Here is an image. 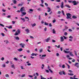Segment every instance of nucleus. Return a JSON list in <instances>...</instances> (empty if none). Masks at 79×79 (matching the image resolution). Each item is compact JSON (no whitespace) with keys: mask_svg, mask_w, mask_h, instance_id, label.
I'll use <instances>...</instances> for the list:
<instances>
[{"mask_svg":"<svg viewBox=\"0 0 79 79\" xmlns=\"http://www.w3.org/2000/svg\"><path fill=\"white\" fill-rule=\"evenodd\" d=\"M62 68H65V65H62Z\"/></svg>","mask_w":79,"mask_h":79,"instance_id":"42","label":"nucleus"},{"mask_svg":"<svg viewBox=\"0 0 79 79\" xmlns=\"http://www.w3.org/2000/svg\"><path fill=\"white\" fill-rule=\"evenodd\" d=\"M42 66L41 67V69H44V66H45V65H44V64H42Z\"/></svg>","mask_w":79,"mask_h":79,"instance_id":"27","label":"nucleus"},{"mask_svg":"<svg viewBox=\"0 0 79 79\" xmlns=\"http://www.w3.org/2000/svg\"><path fill=\"white\" fill-rule=\"evenodd\" d=\"M40 6H42V7H44V5L42 4H40Z\"/></svg>","mask_w":79,"mask_h":79,"instance_id":"57","label":"nucleus"},{"mask_svg":"<svg viewBox=\"0 0 79 79\" xmlns=\"http://www.w3.org/2000/svg\"><path fill=\"white\" fill-rule=\"evenodd\" d=\"M7 18H11V15H8L7 17Z\"/></svg>","mask_w":79,"mask_h":79,"instance_id":"58","label":"nucleus"},{"mask_svg":"<svg viewBox=\"0 0 79 79\" xmlns=\"http://www.w3.org/2000/svg\"><path fill=\"white\" fill-rule=\"evenodd\" d=\"M75 24H77V26H79V23H77V22H76L75 23Z\"/></svg>","mask_w":79,"mask_h":79,"instance_id":"59","label":"nucleus"},{"mask_svg":"<svg viewBox=\"0 0 79 79\" xmlns=\"http://www.w3.org/2000/svg\"><path fill=\"white\" fill-rule=\"evenodd\" d=\"M75 53V54L76 55V56H77V52L76 51H74Z\"/></svg>","mask_w":79,"mask_h":79,"instance_id":"24","label":"nucleus"},{"mask_svg":"<svg viewBox=\"0 0 79 79\" xmlns=\"http://www.w3.org/2000/svg\"><path fill=\"white\" fill-rule=\"evenodd\" d=\"M74 75V74L72 73H69V76H73Z\"/></svg>","mask_w":79,"mask_h":79,"instance_id":"39","label":"nucleus"},{"mask_svg":"<svg viewBox=\"0 0 79 79\" xmlns=\"http://www.w3.org/2000/svg\"><path fill=\"white\" fill-rule=\"evenodd\" d=\"M11 68H14V69H15V64H13L11 65Z\"/></svg>","mask_w":79,"mask_h":79,"instance_id":"26","label":"nucleus"},{"mask_svg":"<svg viewBox=\"0 0 79 79\" xmlns=\"http://www.w3.org/2000/svg\"><path fill=\"white\" fill-rule=\"evenodd\" d=\"M67 17H66V19H69V13L66 14Z\"/></svg>","mask_w":79,"mask_h":79,"instance_id":"13","label":"nucleus"},{"mask_svg":"<svg viewBox=\"0 0 79 79\" xmlns=\"http://www.w3.org/2000/svg\"><path fill=\"white\" fill-rule=\"evenodd\" d=\"M25 31L27 32V34H28V33H29V29H25Z\"/></svg>","mask_w":79,"mask_h":79,"instance_id":"6","label":"nucleus"},{"mask_svg":"<svg viewBox=\"0 0 79 79\" xmlns=\"http://www.w3.org/2000/svg\"><path fill=\"white\" fill-rule=\"evenodd\" d=\"M2 67H3L4 68H5V66H6V65H5V64H4L3 65H2Z\"/></svg>","mask_w":79,"mask_h":79,"instance_id":"52","label":"nucleus"},{"mask_svg":"<svg viewBox=\"0 0 79 79\" xmlns=\"http://www.w3.org/2000/svg\"><path fill=\"white\" fill-rule=\"evenodd\" d=\"M12 2H13L15 4L17 2L16 1V0H12Z\"/></svg>","mask_w":79,"mask_h":79,"instance_id":"20","label":"nucleus"},{"mask_svg":"<svg viewBox=\"0 0 79 79\" xmlns=\"http://www.w3.org/2000/svg\"><path fill=\"white\" fill-rule=\"evenodd\" d=\"M17 50H18V52H21V51H23V49H22V48L18 49Z\"/></svg>","mask_w":79,"mask_h":79,"instance_id":"16","label":"nucleus"},{"mask_svg":"<svg viewBox=\"0 0 79 79\" xmlns=\"http://www.w3.org/2000/svg\"><path fill=\"white\" fill-rule=\"evenodd\" d=\"M60 41L61 42H63L64 41V39L62 36L60 37Z\"/></svg>","mask_w":79,"mask_h":79,"instance_id":"15","label":"nucleus"},{"mask_svg":"<svg viewBox=\"0 0 79 79\" xmlns=\"http://www.w3.org/2000/svg\"><path fill=\"white\" fill-rule=\"evenodd\" d=\"M56 2H61V1L60 0H56Z\"/></svg>","mask_w":79,"mask_h":79,"instance_id":"44","label":"nucleus"},{"mask_svg":"<svg viewBox=\"0 0 79 79\" xmlns=\"http://www.w3.org/2000/svg\"><path fill=\"white\" fill-rule=\"evenodd\" d=\"M69 3H73V5H77V4H79V2H76V1L75 0H74L73 1H70Z\"/></svg>","mask_w":79,"mask_h":79,"instance_id":"1","label":"nucleus"},{"mask_svg":"<svg viewBox=\"0 0 79 79\" xmlns=\"http://www.w3.org/2000/svg\"><path fill=\"white\" fill-rule=\"evenodd\" d=\"M41 0V2L42 4H43L44 3V0Z\"/></svg>","mask_w":79,"mask_h":79,"instance_id":"46","label":"nucleus"},{"mask_svg":"<svg viewBox=\"0 0 79 79\" xmlns=\"http://www.w3.org/2000/svg\"><path fill=\"white\" fill-rule=\"evenodd\" d=\"M41 24H44V20H41Z\"/></svg>","mask_w":79,"mask_h":79,"instance_id":"43","label":"nucleus"},{"mask_svg":"<svg viewBox=\"0 0 79 79\" xmlns=\"http://www.w3.org/2000/svg\"><path fill=\"white\" fill-rule=\"evenodd\" d=\"M61 3V5L60 6V7L62 8H63V5H64V2H62Z\"/></svg>","mask_w":79,"mask_h":79,"instance_id":"14","label":"nucleus"},{"mask_svg":"<svg viewBox=\"0 0 79 79\" xmlns=\"http://www.w3.org/2000/svg\"><path fill=\"white\" fill-rule=\"evenodd\" d=\"M20 68L21 69H25L23 67V66H21Z\"/></svg>","mask_w":79,"mask_h":79,"instance_id":"36","label":"nucleus"},{"mask_svg":"<svg viewBox=\"0 0 79 79\" xmlns=\"http://www.w3.org/2000/svg\"><path fill=\"white\" fill-rule=\"evenodd\" d=\"M43 52V49H40L39 50V52L40 53H42Z\"/></svg>","mask_w":79,"mask_h":79,"instance_id":"23","label":"nucleus"},{"mask_svg":"<svg viewBox=\"0 0 79 79\" xmlns=\"http://www.w3.org/2000/svg\"><path fill=\"white\" fill-rule=\"evenodd\" d=\"M47 9H48V10H47V12H48V13L50 12V11H51V9H50V8L49 7H47Z\"/></svg>","mask_w":79,"mask_h":79,"instance_id":"12","label":"nucleus"},{"mask_svg":"<svg viewBox=\"0 0 79 79\" xmlns=\"http://www.w3.org/2000/svg\"><path fill=\"white\" fill-rule=\"evenodd\" d=\"M52 22L53 23H55L56 22V20H54L52 21Z\"/></svg>","mask_w":79,"mask_h":79,"instance_id":"53","label":"nucleus"},{"mask_svg":"<svg viewBox=\"0 0 79 79\" xmlns=\"http://www.w3.org/2000/svg\"><path fill=\"white\" fill-rule=\"evenodd\" d=\"M62 74H64V75H65L66 74L65 72H64V71H62Z\"/></svg>","mask_w":79,"mask_h":79,"instance_id":"47","label":"nucleus"},{"mask_svg":"<svg viewBox=\"0 0 79 79\" xmlns=\"http://www.w3.org/2000/svg\"><path fill=\"white\" fill-rule=\"evenodd\" d=\"M69 38L71 39H69V41L72 42L73 41V37L72 36H70Z\"/></svg>","mask_w":79,"mask_h":79,"instance_id":"7","label":"nucleus"},{"mask_svg":"<svg viewBox=\"0 0 79 79\" xmlns=\"http://www.w3.org/2000/svg\"><path fill=\"white\" fill-rule=\"evenodd\" d=\"M52 33L53 34H56V31L55 30V29L52 30Z\"/></svg>","mask_w":79,"mask_h":79,"instance_id":"19","label":"nucleus"},{"mask_svg":"<svg viewBox=\"0 0 79 79\" xmlns=\"http://www.w3.org/2000/svg\"><path fill=\"white\" fill-rule=\"evenodd\" d=\"M62 13L64 16H65V15H64V11L63 10H62Z\"/></svg>","mask_w":79,"mask_h":79,"instance_id":"33","label":"nucleus"},{"mask_svg":"<svg viewBox=\"0 0 79 79\" xmlns=\"http://www.w3.org/2000/svg\"><path fill=\"white\" fill-rule=\"evenodd\" d=\"M67 34H68V33H67V32H65L64 33V35H67Z\"/></svg>","mask_w":79,"mask_h":79,"instance_id":"50","label":"nucleus"},{"mask_svg":"<svg viewBox=\"0 0 79 79\" xmlns=\"http://www.w3.org/2000/svg\"><path fill=\"white\" fill-rule=\"evenodd\" d=\"M56 7L58 8H60V6L59 5L56 6Z\"/></svg>","mask_w":79,"mask_h":79,"instance_id":"63","label":"nucleus"},{"mask_svg":"<svg viewBox=\"0 0 79 79\" xmlns=\"http://www.w3.org/2000/svg\"><path fill=\"white\" fill-rule=\"evenodd\" d=\"M4 59H5V58H4V57H3L1 59V60H2V61H3V60H4Z\"/></svg>","mask_w":79,"mask_h":79,"instance_id":"48","label":"nucleus"},{"mask_svg":"<svg viewBox=\"0 0 79 79\" xmlns=\"http://www.w3.org/2000/svg\"><path fill=\"white\" fill-rule=\"evenodd\" d=\"M36 26L35 23H34L32 25V27H34V26Z\"/></svg>","mask_w":79,"mask_h":79,"instance_id":"30","label":"nucleus"},{"mask_svg":"<svg viewBox=\"0 0 79 79\" xmlns=\"http://www.w3.org/2000/svg\"><path fill=\"white\" fill-rule=\"evenodd\" d=\"M65 64H66L67 66H68V68L69 69V65L66 63H65Z\"/></svg>","mask_w":79,"mask_h":79,"instance_id":"34","label":"nucleus"},{"mask_svg":"<svg viewBox=\"0 0 79 79\" xmlns=\"http://www.w3.org/2000/svg\"><path fill=\"white\" fill-rule=\"evenodd\" d=\"M47 27H45V28L44 29V31H47Z\"/></svg>","mask_w":79,"mask_h":79,"instance_id":"61","label":"nucleus"},{"mask_svg":"<svg viewBox=\"0 0 79 79\" xmlns=\"http://www.w3.org/2000/svg\"><path fill=\"white\" fill-rule=\"evenodd\" d=\"M21 19L23 20V22H25V19L24 18H20Z\"/></svg>","mask_w":79,"mask_h":79,"instance_id":"28","label":"nucleus"},{"mask_svg":"<svg viewBox=\"0 0 79 79\" xmlns=\"http://www.w3.org/2000/svg\"><path fill=\"white\" fill-rule=\"evenodd\" d=\"M7 27L8 28H9V29H12V26H10L9 27Z\"/></svg>","mask_w":79,"mask_h":79,"instance_id":"41","label":"nucleus"},{"mask_svg":"<svg viewBox=\"0 0 79 79\" xmlns=\"http://www.w3.org/2000/svg\"><path fill=\"white\" fill-rule=\"evenodd\" d=\"M50 40V37H49V38H48L47 39L45 40L46 42H48V41Z\"/></svg>","mask_w":79,"mask_h":79,"instance_id":"11","label":"nucleus"},{"mask_svg":"<svg viewBox=\"0 0 79 79\" xmlns=\"http://www.w3.org/2000/svg\"><path fill=\"white\" fill-rule=\"evenodd\" d=\"M40 77L41 79H46V78L42 77V76L40 75Z\"/></svg>","mask_w":79,"mask_h":79,"instance_id":"32","label":"nucleus"},{"mask_svg":"<svg viewBox=\"0 0 79 79\" xmlns=\"http://www.w3.org/2000/svg\"><path fill=\"white\" fill-rule=\"evenodd\" d=\"M64 52L65 53H69V51H67L65 50H64Z\"/></svg>","mask_w":79,"mask_h":79,"instance_id":"17","label":"nucleus"},{"mask_svg":"<svg viewBox=\"0 0 79 79\" xmlns=\"http://www.w3.org/2000/svg\"><path fill=\"white\" fill-rule=\"evenodd\" d=\"M29 77H31V78H32V77H33V76L31 75H28Z\"/></svg>","mask_w":79,"mask_h":79,"instance_id":"45","label":"nucleus"},{"mask_svg":"<svg viewBox=\"0 0 79 79\" xmlns=\"http://www.w3.org/2000/svg\"><path fill=\"white\" fill-rule=\"evenodd\" d=\"M5 76L6 77H9V75L8 74H6L5 75Z\"/></svg>","mask_w":79,"mask_h":79,"instance_id":"37","label":"nucleus"},{"mask_svg":"<svg viewBox=\"0 0 79 79\" xmlns=\"http://www.w3.org/2000/svg\"><path fill=\"white\" fill-rule=\"evenodd\" d=\"M48 69H49V71L51 73H53V71H52V70H51V69H50V66H49V65H48Z\"/></svg>","mask_w":79,"mask_h":79,"instance_id":"10","label":"nucleus"},{"mask_svg":"<svg viewBox=\"0 0 79 79\" xmlns=\"http://www.w3.org/2000/svg\"><path fill=\"white\" fill-rule=\"evenodd\" d=\"M77 16L75 15H73L72 16V18H73V19H77Z\"/></svg>","mask_w":79,"mask_h":79,"instance_id":"18","label":"nucleus"},{"mask_svg":"<svg viewBox=\"0 0 79 79\" xmlns=\"http://www.w3.org/2000/svg\"><path fill=\"white\" fill-rule=\"evenodd\" d=\"M75 66H76L77 68H79V63H76L74 64Z\"/></svg>","mask_w":79,"mask_h":79,"instance_id":"5","label":"nucleus"},{"mask_svg":"<svg viewBox=\"0 0 79 79\" xmlns=\"http://www.w3.org/2000/svg\"><path fill=\"white\" fill-rule=\"evenodd\" d=\"M69 55L71 56H74V55H73V52H69Z\"/></svg>","mask_w":79,"mask_h":79,"instance_id":"9","label":"nucleus"},{"mask_svg":"<svg viewBox=\"0 0 79 79\" xmlns=\"http://www.w3.org/2000/svg\"><path fill=\"white\" fill-rule=\"evenodd\" d=\"M63 37H64V39H66V37L64 36H63Z\"/></svg>","mask_w":79,"mask_h":79,"instance_id":"60","label":"nucleus"},{"mask_svg":"<svg viewBox=\"0 0 79 79\" xmlns=\"http://www.w3.org/2000/svg\"><path fill=\"white\" fill-rule=\"evenodd\" d=\"M24 76H25V75L24 74V75H23L21 76V77H24Z\"/></svg>","mask_w":79,"mask_h":79,"instance_id":"56","label":"nucleus"},{"mask_svg":"<svg viewBox=\"0 0 79 79\" xmlns=\"http://www.w3.org/2000/svg\"><path fill=\"white\" fill-rule=\"evenodd\" d=\"M48 24L46 22H45L44 23V25H45V26H48Z\"/></svg>","mask_w":79,"mask_h":79,"instance_id":"40","label":"nucleus"},{"mask_svg":"<svg viewBox=\"0 0 79 79\" xmlns=\"http://www.w3.org/2000/svg\"><path fill=\"white\" fill-rule=\"evenodd\" d=\"M20 11L21 12H23V11L25 12V11H26V10H25V9H24V7H21L20 9Z\"/></svg>","mask_w":79,"mask_h":79,"instance_id":"3","label":"nucleus"},{"mask_svg":"<svg viewBox=\"0 0 79 79\" xmlns=\"http://www.w3.org/2000/svg\"><path fill=\"white\" fill-rule=\"evenodd\" d=\"M19 45L20 46H22V48H24V46H26V45L24 43H21Z\"/></svg>","mask_w":79,"mask_h":79,"instance_id":"4","label":"nucleus"},{"mask_svg":"<svg viewBox=\"0 0 79 79\" xmlns=\"http://www.w3.org/2000/svg\"><path fill=\"white\" fill-rule=\"evenodd\" d=\"M20 33V30L19 29H18L17 30V31L15 32V35H18Z\"/></svg>","mask_w":79,"mask_h":79,"instance_id":"2","label":"nucleus"},{"mask_svg":"<svg viewBox=\"0 0 79 79\" xmlns=\"http://www.w3.org/2000/svg\"><path fill=\"white\" fill-rule=\"evenodd\" d=\"M52 42L54 43L56 42V41H55V40H52Z\"/></svg>","mask_w":79,"mask_h":79,"instance_id":"51","label":"nucleus"},{"mask_svg":"<svg viewBox=\"0 0 79 79\" xmlns=\"http://www.w3.org/2000/svg\"><path fill=\"white\" fill-rule=\"evenodd\" d=\"M65 64H66L67 66H68V68L69 69V65L66 63H65Z\"/></svg>","mask_w":79,"mask_h":79,"instance_id":"35","label":"nucleus"},{"mask_svg":"<svg viewBox=\"0 0 79 79\" xmlns=\"http://www.w3.org/2000/svg\"><path fill=\"white\" fill-rule=\"evenodd\" d=\"M59 74L60 75H63V71H60L59 72Z\"/></svg>","mask_w":79,"mask_h":79,"instance_id":"22","label":"nucleus"},{"mask_svg":"<svg viewBox=\"0 0 79 79\" xmlns=\"http://www.w3.org/2000/svg\"><path fill=\"white\" fill-rule=\"evenodd\" d=\"M75 61H76V60H75V59H73L72 60V62H75Z\"/></svg>","mask_w":79,"mask_h":79,"instance_id":"55","label":"nucleus"},{"mask_svg":"<svg viewBox=\"0 0 79 79\" xmlns=\"http://www.w3.org/2000/svg\"><path fill=\"white\" fill-rule=\"evenodd\" d=\"M14 60H15V61H18V59H17V58H16V57H15L14 58Z\"/></svg>","mask_w":79,"mask_h":79,"instance_id":"38","label":"nucleus"},{"mask_svg":"<svg viewBox=\"0 0 79 79\" xmlns=\"http://www.w3.org/2000/svg\"><path fill=\"white\" fill-rule=\"evenodd\" d=\"M15 38L16 40H19V38L18 36L15 37Z\"/></svg>","mask_w":79,"mask_h":79,"instance_id":"21","label":"nucleus"},{"mask_svg":"<svg viewBox=\"0 0 79 79\" xmlns=\"http://www.w3.org/2000/svg\"><path fill=\"white\" fill-rule=\"evenodd\" d=\"M66 57H67V59H68L69 60V55H66Z\"/></svg>","mask_w":79,"mask_h":79,"instance_id":"31","label":"nucleus"},{"mask_svg":"<svg viewBox=\"0 0 79 79\" xmlns=\"http://www.w3.org/2000/svg\"><path fill=\"white\" fill-rule=\"evenodd\" d=\"M45 5H46V6H48V4H47V3L46 2L45 3Z\"/></svg>","mask_w":79,"mask_h":79,"instance_id":"54","label":"nucleus"},{"mask_svg":"<svg viewBox=\"0 0 79 79\" xmlns=\"http://www.w3.org/2000/svg\"><path fill=\"white\" fill-rule=\"evenodd\" d=\"M4 42H6V44H8V43H9V42H8V40L4 41Z\"/></svg>","mask_w":79,"mask_h":79,"instance_id":"49","label":"nucleus"},{"mask_svg":"<svg viewBox=\"0 0 79 79\" xmlns=\"http://www.w3.org/2000/svg\"><path fill=\"white\" fill-rule=\"evenodd\" d=\"M47 56V55H42V57L41 56V57H40V59H44V58H43L42 57H45V56Z\"/></svg>","mask_w":79,"mask_h":79,"instance_id":"8","label":"nucleus"},{"mask_svg":"<svg viewBox=\"0 0 79 79\" xmlns=\"http://www.w3.org/2000/svg\"><path fill=\"white\" fill-rule=\"evenodd\" d=\"M30 38H31V39H34V38L32 36H30Z\"/></svg>","mask_w":79,"mask_h":79,"instance_id":"62","label":"nucleus"},{"mask_svg":"<svg viewBox=\"0 0 79 79\" xmlns=\"http://www.w3.org/2000/svg\"><path fill=\"white\" fill-rule=\"evenodd\" d=\"M22 14L24 15H26V13L24 12H22Z\"/></svg>","mask_w":79,"mask_h":79,"instance_id":"25","label":"nucleus"},{"mask_svg":"<svg viewBox=\"0 0 79 79\" xmlns=\"http://www.w3.org/2000/svg\"><path fill=\"white\" fill-rule=\"evenodd\" d=\"M25 19H27L28 20H27V21H29V18L25 16Z\"/></svg>","mask_w":79,"mask_h":79,"instance_id":"29","label":"nucleus"},{"mask_svg":"<svg viewBox=\"0 0 79 79\" xmlns=\"http://www.w3.org/2000/svg\"><path fill=\"white\" fill-rule=\"evenodd\" d=\"M37 76H35L34 77V79H37Z\"/></svg>","mask_w":79,"mask_h":79,"instance_id":"64","label":"nucleus"}]
</instances>
